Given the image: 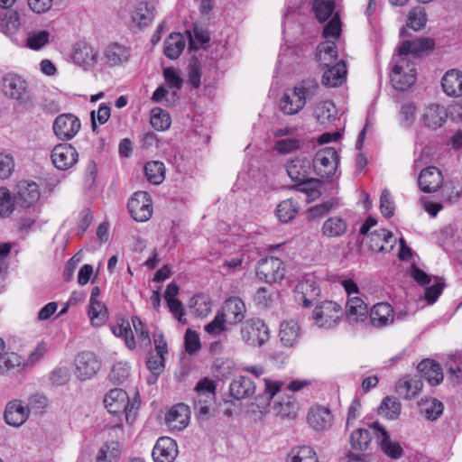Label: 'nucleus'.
<instances>
[{"mask_svg":"<svg viewBox=\"0 0 462 462\" xmlns=\"http://www.w3.org/2000/svg\"><path fill=\"white\" fill-rule=\"evenodd\" d=\"M319 84L314 79H306L287 89L279 102L281 111L287 116L298 114L318 94Z\"/></svg>","mask_w":462,"mask_h":462,"instance_id":"1","label":"nucleus"},{"mask_svg":"<svg viewBox=\"0 0 462 462\" xmlns=\"http://www.w3.org/2000/svg\"><path fill=\"white\" fill-rule=\"evenodd\" d=\"M392 86L399 91L409 89L416 81L414 64L407 57H400L390 74Z\"/></svg>","mask_w":462,"mask_h":462,"instance_id":"2","label":"nucleus"},{"mask_svg":"<svg viewBox=\"0 0 462 462\" xmlns=\"http://www.w3.org/2000/svg\"><path fill=\"white\" fill-rule=\"evenodd\" d=\"M240 335L242 340L251 346H262L270 337L268 327L260 319H251L244 322Z\"/></svg>","mask_w":462,"mask_h":462,"instance_id":"3","label":"nucleus"},{"mask_svg":"<svg viewBox=\"0 0 462 462\" xmlns=\"http://www.w3.org/2000/svg\"><path fill=\"white\" fill-rule=\"evenodd\" d=\"M339 163V156L333 147L319 150L313 160V167L321 178L330 180L335 175Z\"/></svg>","mask_w":462,"mask_h":462,"instance_id":"4","label":"nucleus"},{"mask_svg":"<svg viewBox=\"0 0 462 462\" xmlns=\"http://www.w3.org/2000/svg\"><path fill=\"white\" fill-rule=\"evenodd\" d=\"M341 316L340 305L331 300H325L316 305L312 313L314 323L323 328H330L337 325Z\"/></svg>","mask_w":462,"mask_h":462,"instance_id":"5","label":"nucleus"},{"mask_svg":"<svg viewBox=\"0 0 462 462\" xmlns=\"http://www.w3.org/2000/svg\"><path fill=\"white\" fill-rule=\"evenodd\" d=\"M294 292L296 300L304 308H310L320 296V288L316 277L308 274L297 283Z\"/></svg>","mask_w":462,"mask_h":462,"instance_id":"6","label":"nucleus"},{"mask_svg":"<svg viewBox=\"0 0 462 462\" xmlns=\"http://www.w3.org/2000/svg\"><path fill=\"white\" fill-rule=\"evenodd\" d=\"M104 402L110 413H125L127 420L133 410L137 409L135 402H130L127 393L118 388L110 390L105 396Z\"/></svg>","mask_w":462,"mask_h":462,"instance_id":"7","label":"nucleus"},{"mask_svg":"<svg viewBox=\"0 0 462 462\" xmlns=\"http://www.w3.org/2000/svg\"><path fill=\"white\" fill-rule=\"evenodd\" d=\"M127 207L131 217L137 222H145L152 217V199L145 191L135 192L128 200Z\"/></svg>","mask_w":462,"mask_h":462,"instance_id":"8","label":"nucleus"},{"mask_svg":"<svg viewBox=\"0 0 462 462\" xmlns=\"http://www.w3.org/2000/svg\"><path fill=\"white\" fill-rule=\"evenodd\" d=\"M257 276L268 283L280 282L284 278L283 263L276 257H265L258 262Z\"/></svg>","mask_w":462,"mask_h":462,"instance_id":"9","label":"nucleus"},{"mask_svg":"<svg viewBox=\"0 0 462 462\" xmlns=\"http://www.w3.org/2000/svg\"><path fill=\"white\" fill-rule=\"evenodd\" d=\"M371 428L373 430L374 437L383 454L393 459H398L402 457L403 449L400 443L393 440L389 433L379 422H373L371 424Z\"/></svg>","mask_w":462,"mask_h":462,"instance_id":"10","label":"nucleus"},{"mask_svg":"<svg viewBox=\"0 0 462 462\" xmlns=\"http://www.w3.org/2000/svg\"><path fill=\"white\" fill-rule=\"evenodd\" d=\"M80 121L73 114L58 116L53 122V132L62 141L72 139L80 129Z\"/></svg>","mask_w":462,"mask_h":462,"instance_id":"11","label":"nucleus"},{"mask_svg":"<svg viewBox=\"0 0 462 462\" xmlns=\"http://www.w3.org/2000/svg\"><path fill=\"white\" fill-rule=\"evenodd\" d=\"M311 166L312 164L309 158L297 156L287 162L286 171L291 180L296 183H310L313 181V179L310 177Z\"/></svg>","mask_w":462,"mask_h":462,"instance_id":"12","label":"nucleus"},{"mask_svg":"<svg viewBox=\"0 0 462 462\" xmlns=\"http://www.w3.org/2000/svg\"><path fill=\"white\" fill-rule=\"evenodd\" d=\"M1 88L5 97L14 100H23L26 94L28 84L20 75L10 72L3 76Z\"/></svg>","mask_w":462,"mask_h":462,"instance_id":"13","label":"nucleus"},{"mask_svg":"<svg viewBox=\"0 0 462 462\" xmlns=\"http://www.w3.org/2000/svg\"><path fill=\"white\" fill-rule=\"evenodd\" d=\"M51 157L58 170L66 171L78 162L79 153L71 144L60 143L53 148Z\"/></svg>","mask_w":462,"mask_h":462,"instance_id":"14","label":"nucleus"},{"mask_svg":"<svg viewBox=\"0 0 462 462\" xmlns=\"http://www.w3.org/2000/svg\"><path fill=\"white\" fill-rule=\"evenodd\" d=\"M435 42L431 38L423 37L414 40L403 41L398 48L400 57L411 54L413 57H421L434 49Z\"/></svg>","mask_w":462,"mask_h":462,"instance_id":"15","label":"nucleus"},{"mask_svg":"<svg viewBox=\"0 0 462 462\" xmlns=\"http://www.w3.org/2000/svg\"><path fill=\"white\" fill-rule=\"evenodd\" d=\"M76 374L80 380L94 376L100 368V363L91 352H82L75 359Z\"/></svg>","mask_w":462,"mask_h":462,"instance_id":"16","label":"nucleus"},{"mask_svg":"<svg viewBox=\"0 0 462 462\" xmlns=\"http://www.w3.org/2000/svg\"><path fill=\"white\" fill-rule=\"evenodd\" d=\"M30 409L20 400H13L9 402L5 411V420L13 427L22 426L28 419Z\"/></svg>","mask_w":462,"mask_h":462,"instance_id":"17","label":"nucleus"},{"mask_svg":"<svg viewBox=\"0 0 462 462\" xmlns=\"http://www.w3.org/2000/svg\"><path fill=\"white\" fill-rule=\"evenodd\" d=\"M40 199L38 185L34 181L23 180L16 185L15 201L17 206L30 208Z\"/></svg>","mask_w":462,"mask_h":462,"instance_id":"18","label":"nucleus"},{"mask_svg":"<svg viewBox=\"0 0 462 462\" xmlns=\"http://www.w3.org/2000/svg\"><path fill=\"white\" fill-rule=\"evenodd\" d=\"M226 322L231 325L241 323L246 312V307L244 301L238 297H230L227 299L219 310Z\"/></svg>","mask_w":462,"mask_h":462,"instance_id":"19","label":"nucleus"},{"mask_svg":"<svg viewBox=\"0 0 462 462\" xmlns=\"http://www.w3.org/2000/svg\"><path fill=\"white\" fill-rule=\"evenodd\" d=\"M442 182V173L434 166L423 169L418 178L419 187L425 193L436 192L440 189Z\"/></svg>","mask_w":462,"mask_h":462,"instance_id":"20","label":"nucleus"},{"mask_svg":"<svg viewBox=\"0 0 462 462\" xmlns=\"http://www.w3.org/2000/svg\"><path fill=\"white\" fill-rule=\"evenodd\" d=\"M177 455L178 449L176 442L169 437L160 438L152 453L155 462H172Z\"/></svg>","mask_w":462,"mask_h":462,"instance_id":"21","label":"nucleus"},{"mask_svg":"<svg viewBox=\"0 0 462 462\" xmlns=\"http://www.w3.org/2000/svg\"><path fill=\"white\" fill-rule=\"evenodd\" d=\"M346 318L350 325L367 319L368 307L361 298L349 297L346 306Z\"/></svg>","mask_w":462,"mask_h":462,"instance_id":"22","label":"nucleus"},{"mask_svg":"<svg viewBox=\"0 0 462 462\" xmlns=\"http://www.w3.org/2000/svg\"><path fill=\"white\" fill-rule=\"evenodd\" d=\"M307 420L315 430H326L332 425L333 417L328 408L317 406L310 410Z\"/></svg>","mask_w":462,"mask_h":462,"instance_id":"23","label":"nucleus"},{"mask_svg":"<svg viewBox=\"0 0 462 462\" xmlns=\"http://www.w3.org/2000/svg\"><path fill=\"white\" fill-rule=\"evenodd\" d=\"M370 322L376 328H383L393 322V307L387 302H379L373 306L370 311Z\"/></svg>","mask_w":462,"mask_h":462,"instance_id":"24","label":"nucleus"},{"mask_svg":"<svg viewBox=\"0 0 462 462\" xmlns=\"http://www.w3.org/2000/svg\"><path fill=\"white\" fill-rule=\"evenodd\" d=\"M327 67L328 69L323 72L321 83L328 88H336L342 85L346 76L345 62L340 60L333 66Z\"/></svg>","mask_w":462,"mask_h":462,"instance_id":"25","label":"nucleus"},{"mask_svg":"<svg viewBox=\"0 0 462 462\" xmlns=\"http://www.w3.org/2000/svg\"><path fill=\"white\" fill-rule=\"evenodd\" d=\"M189 420V410L184 403H179L173 406L165 416L166 423L174 429L182 430Z\"/></svg>","mask_w":462,"mask_h":462,"instance_id":"26","label":"nucleus"},{"mask_svg":"<svg viewBox=\"0 0 462 462\" xmlns=\"http://www.w3.org/2000/svg\"><path fill=\"white\" fill-rule=\"evenodd\" d=\"M230 394L236 400L251 397L255 393L254 383L246 376L235 378L229 386Z\"/></svg>","mask_w":462,"mask_h":462,"instance_id":"27","label":"nucleus"},{"mask_svg":"<svg viewBox=\"0 0 462 462\" xmlns=\"http://www.w3.org/2000/svg\"><path fill=\"white\" fill-rule=\"evenodd\" d=\"M443 91L449 97L462 96V72L457 69L447 71L441 79Z\"/></svg>","mask_w":462,"mask_h":462,"instance_id":"28","label":"nucleus"},{"mask_svg":"<svg viewBox=\"0 0 462 462\" xmlns=\"http://www.w3.org/2000/svg\"><path fill=\"white\" fill-rule=\"evenodd\" d=\"M422 387V376L414 375L400 380L396 384V391L401 396L406 399H411L420 393Z\"/></svg>","mask_w":462,"mask_h":462,"instance_id":"29","label":"nucleus"},{"mask_svg":"<svg viewBox=\"0 0 462 462\" xmlns=\"http://www.w3.org/2000/svg\"><path fill=\"white\" fill-rule=\"evenodd\" d=\"M417 369L421 373L422 378L430 385H438L443 380V374L440 365L433 360L425 359L418 364Z\"/></svg>","mask_w":462,"mask_h":462,"instance_id":"30","label":"nucleus"},{"mask_svg":"<svg viewBox=\"0 0 462 462\" xmlns=\"http://www.w3.org/2000/svg\"><path fill=\"white\" fill-rule=\"evenodd\" d=\"M97 51L86 42H78L73 49L72 59L79 66H91L97 61Z\"/></svg>","mask_w":462,"mask_h":462,"instance_id":"31","label":"nucleus"},{"mask_svg":"<svg viewBox=\"0 0 462 462\" xmlns=\"http://www.w3.org/2000/svg\"><path fill=\"white\" fill-rule=\"evenodd\" d=\"M279 336L284 346L293 347L300 337V328L298 322L295 320L282 322Z\"/></svg>","mask_w":462,"mask_h":462,"instance_id":"32","label":"nucleus"},{"mask_svg":"<svg viewBox=\"0 0 462 462\" xmlns=\"http://www.w3.org/2000/svg\"><path fill=\"white\" fill-rule=\"evenodd\" d=\"M447 118V112L444 106L439 105H430L428 106L422 116L425 126L430 129L440 127Z\"/></svg>","mask_w":462,"mask_h":462,"instance_id":"33","label":"nucleus"},{"mask_svg":"<svg viewBox=\"0 0 462 462\" xmlns=\"http://www.w3.org/2000/svg\"><path fill=\"white\" fill-rule=\"evenodd\" d=\"M185 40L180 32L171 33L164 41L163 52L171 60L180 57L185 48Z\"/></svg>","mask_w":462,"mask_h":462,"instance_id":"34","label":"nucleus"},{"mask_svg":"<svg viewBox=\"0 0 462 462\" xmlns=\"http://www.w3.org/2000/svg\"><path fill=\"white\" fill-rule=\"evenodd\" d=\"M19 26L20 17L18 13L0 6V31L11 34L16 32Z\"/></svg>","mask_w":462,"mask_h":462,"instance_id":"35","label":"nucleus"},{"mask_svg":"<svg viewBox=\"0 0 462 462\" xmlns=\"http://www.w3.org/2000/svg\"><path fill=\"white\" fill-rule=\"evenodd\" d=\"M370 429L372 428L370 427ZM373 436V430L357 429L351 433L349 442L353 449L365 451L372 441Z\"/></svg>","mask_w":462,"mask_h":462,"instance_id":"36","label":"nucleus"},{"mask_svg":"<svg viewBox=\"0 0 462 462\" xmlns=\"http://www.w3.org/2000/svg\"><path fill=\"white\" fill-rule=\"evenodd\" d=\"M105 57L110 65L116 66L128 60L130 51L124 45L112 43L106 47Z\"/></svg>","mask_w":462,"mask_h":462,"instance_id":"37","label":"nucleus"},{"mask_svg":"<svg viewBox=\"0 0 462 462\" xmlns=\"http://www.w3.org/2000/svg\"><path fill=\"white\" fill-rule=\"evenodd\" d=\"M298 209V202L293 199H288L278 204L275 212L281 222L287 223L296 217Z\"/></svg>","mask_w":462,"mask_h":462,"instance_id":"38","label":"nucleus"},{"mask_svg":"<svg viewBox=\"0 0 462 462\" xmlns=\"http://www.w3.org/2000/svg\"><path fill=\"white\" fill-rule=\"evenodd\" d=\"M392 238V232L380 229L371 232L366 239L371 251L378 253L384 250V243H389Z\"/></svg>","mask_w":462,"mask_h":462,"instance_id":"39","label":"nucleus"},{"mask_svg":"<svg viewBox=\"0 0 462 462\" xmlns=\"http://www.w3.org/2000/svg\"><path fill=\"white\" fill-rule=\"evenodd\" d=\"M316 117L319 124L328 125L337 119V108L331 101H323L316 107Z\"/></svg>","mask_w":462,"mask_h":462,"instance_id":"40","label":"nucleus"},{"mask_svg":"<svg viewBox=\"0 0 462 462\" xmlns=\"http://www.w3.org/2000/svg\"><path fill=\"white\" fill-rule=\"evenodd\" d=\"M144 173L149 182L154 185L161 184L165 178V166L159 161L149 162L144 166Z\"/></svg>","mask_w":462,"mask_h":462,"instance_id":"41","label":"nucleus"},{"mask_svg":"<svg viewBox=\"0 0 462 462\" xmlns=\"http://www.w3.org/2000/svg\"><path fill=\"white\" fill-rule=\"evenodd\" d=\"M346 226V223L344 219L333 217L324 222L322 232L328 237H338L345 234Z\"/></svg>","mask_w":462,"mask_h":462,"instance_id":"42","label":"nucleus"},{"mask_svg":"<svg viewBox=\"0 0 462 462\" xmlns=\"http://www.w3.org/2000/svg\"><path fill=\"white\" fill-rule=\"evenodd\" d=\"M88 314L95 327L102 326L107 319V309L101 301L89 302Z\"/></svg>","mask_w":462,"mask_h":462,"instance_id":"43","label":"nucleus"},{"mask_svg":"<svg viewBox=\"0 0 462 462\" xmlns=\"http://www.w3.org/2000/svg\"><path fill=\"white\" fill-rule=\"evenodd\" d=\"M287 462H318L315 451L308 446L292 448L287 456Z\"/></svg>","mask_w":462,"mask_h":462,"instance_id":"44","label":"nucleus"},{"mask_svg":"<svg viewBox=\"0 0 462 462\" xmlns=\"http://www.w3.org/2000/svg\"><path fill=\"white\" fill-rule=\"evenodd\" d=\"M151 125L157 131H165L171 126L169 113L160 107H154L151 111Z\"/></svg>","mask_w":462,"mask_h":462,"instance_id":"45","label":"nucleus"},{"mask_svg":"<svg viewBox=\"0 0 462 462\" xmlns=\"http://www.w3.org/2000/svg\"><path fill=\"white\" fill-rule=\"evenodd\" d=\"M335 9V4L333 0H314L313 11L316 18L323 23L327 21L332 14Z\"/></svg>","mask_w":462,"mask_h":462,"instance_id":"46","label":"nucleus"},{"mask_svg":"<svg viewBox=\"0 0 462 462\" xmlns=\"http://www.w3.org/2000/svg\"><path fill=\"white\" fill-rule=\"evenodd\" d=\"M401 411V403L393 397H385L379 407V413L390 420L398 418Z\"/></svg>","mask_w":462,"mask_h":462,"instance_id":"47","label":"nucleus"},{"mask_svg":"<svg viewBox=\"0 0 462 462\" xmlns=\"http://www.w3.org/2000/svg\"><path fill=\"white\" fill-rule=\"evenodd\" d=\"M15 205H17L15 196L12 197L8 189L0 188V216H9L14 211Z\"/></svg>","mask_w":462,"mask_h":462,"instance_id":"48","label":"nucleus"},{"mask_svg":"<svg viewBox=\"0 0 462 462\" xmlns=\"http://www.w3.org/2000/svg\"><path fill=\"white\" fill-rule=\"evenodd\" d=\"M319 59L320 61H326L325 66H329L330 63L336 61L337 58V45L335 42L328 41L319 46Z\"/></svg>","mask_w":462,"mask_h":462,"instance_id":"49","label":"nucleus"},{"mask_svg":"<svg viewBox=\"0 0 462 462\" xmlns=\"http://www.w3.org/2000/svg\"><path fill=\"white\" fill-rule=\"evenodd\" d=\"M426 14L421 7H416L410 11L407 19V26L419 31L425 26Z\"/></svg>","mask_w":462,"mask_h":462,"instance_id":"50","label":"nucleus"},{"mask_svg":"<svg viewBox=\"0 0 462 462\" xmlns=\"http://www.w3.org/2000/svg\"><path fill=\"white\" fill-rule=\"evenodd\" d=\"M164 354L162 353H149L146 360L147 368L155 376L154 380H157V376L161 374L164 367Z\"/></svg>","mask_w":462,"mask_h":462,"instance_id":"51","label":"nucleus"},{"mask_svg":"<svg viewBox=\"0 0 462 462\" xmlns=\"http://www.w3.org/2000/svg\"><path fill=\"white\" fill-rule=\"evenodd\" d=\"M129 366L126 363L117 362L116 363L109 374V378L113 383H122L129 376Z\"/></svg>","mask_w":462,"mask_h":462,"instance_id":"52","label":"nucleus"},{"mask_svg":"<svg viewBox=\"0 0 462 462\" xmlns=\"http://www.w3.org/2000/svg\"><path fill=\"white\" fill-rule=\"evenodd\" d=\"M50 33L47 31L30 32L27 36V45L32 50H40L49 42Z\"/></svg>","mask_w":462,"mask_h":462,"instance_id":"53","label":"nucleus"},{"mask_svg":"<svg viewBox=\"0 0 462 462\" xmlns=\"http://www.w3.org/2000/svg\"><path fill=\"white\" fill-rule=\"evenodd\" d=\"M443 403L436 399L428 401L422 410L425 417L430 420H436L443 412Z\"/></svg>","mask_w":462,"mask_h":462,"instance_id":"54","label":"nucleus"},{"mask_svg":"<svg viewBox=\"0 0 462 462\" xmlns=\"http://www.w3.org/2000/svg\"><path fill=\"white\" fill-rule=\"evenodd\" d=\"M415 106L412 103L402 105L399 113L400 124L402 126L411 127L415 120Z\"/></svg>","mask_w":462,"mask_h":462,"instance_id":"55","label":"nucleus"},{"mask_svg":"<svg viewBox=\"0 0 462 462\" xmlns=\"http://www.w3.org/2000/svg\"><path fill=\"white\" fill-rule=\"evenodd\" d=\"M110 111L111 110H110L109 106H107L106 104H102V105H100V106L97 112V119H96V111L93 110L90 113L91 127L94 132L97 129V120L99 125L106 124L110 117Z\"/></svg>","mask_w":462,"mask_h":462,"instance_id":"56","label":"nucleus"},{"mask_svg":"<svg viewBox=\"0 0 462 462\" xmlns=\"http://www.w3.org/2000/svg\"><path fill=\"white\" fill-rule=\"evenodd\" d=\"M184 343L185 349L189 354H194L201 346L199 334L190 328H188L185 333Z\"/></svg>","mask_w":462,"mask_h":462,"instance_id":"57","label":"nucleus"},{"mask_svg":"<svg viewBox=\"0 0 462 462\" xmlns=\"http://www.w3.org/2000/svg\"><path fill=\"white\" fill-rule=\"evenodd\" d=\"M216 389L217 383L208 377L202 378L195 386L196 393H206L211 399H216Z\"/></svg>","mask_w":462,"mask_h":462,"instance_id":"58","label":"nucleus"},{"mask_svg":"<svg viewBox=\"0 0 462 462\" xmlns=\"http://www.w3.org/2000/svg\"><path fill=\"white\" fill-rule=\"evenodd\" d=\"M49 350V345L47 342L45 341H41L37 346L36 347L34 348V350H32L28 358L26 359L24 365H33L35 364H37L44 356L45 354L48 352Z\"/></svg>","mask_w":462,"mask_h":462,"instance_id":"59","label":"nucleus"},{"mask_svg":"<svg viewBox=\"0 0 462 462\" xmlns=\"http://www.w3.org/2000/svg\"><path fill=\"white\" fill-rule=\"evenodd\" d=\"M341 32V23L339 16L336 14L328 23L325 26L323 35L326 39L333 38L337 39Z\"/></svg>","mask_w":462,"mask_h":462,"instance_id":"60","label":"nucleus"},{"mask_svg":"<svg viewBox=\"0 0 462 462\" xmlns=\"http://www.w3.org/2000/svg\"><path fill=\"white\" fill-rule=\"evenodd\" d=\"M14 168V162L12 155L0 153V180L8 179Z\"/></svg>","mask_w":462,"mask_h":462,"instance_id":"61","label":"nucleus"},{"mask_svg":"<svg viewBox=\"0 0 462 462\" xmlns=\"http://www.w3.org/2000/svg\"><path fill=\"white\" fill-rule=\"evenodd\" d=\"M380 210L387 218H390L394 214V204L392 201L390 192L387 189H383L381 194Z\"/></svg>","mask_w":462,"mask_h":462,"instance_id":"62","label":"nucleus"},{"mask_svg":"<svg viewBox=\"0 0 462 462\" xmlns=\"http://www.w3.org/2000/svg\"><path fill=\"white\" fill-rule=\"evenodd\" d=\"M438 282L432 286H429L425 290V299L428 303H434L438 298L440 296L443 288L445 287V283L442 278H436Z\"/></svg>","mask_w":462,"mask_h":462,"instance_id":"63","label":"nucleus"},{"mask_svg":"<svg viewBox=\"0 0 462 462\" xmlns=\"http://www.w3.org/2000/svg\"><path fill=\"white\" fill-rule=\"evenodd\" d=\"M226 320L220 311H217L214 319L205 326V330L210 335H219L225 330Z\"/></svg>","mask_w":462,"mask_h":462,"instance_id":"64","label":"nucleus"}]
</instances>
